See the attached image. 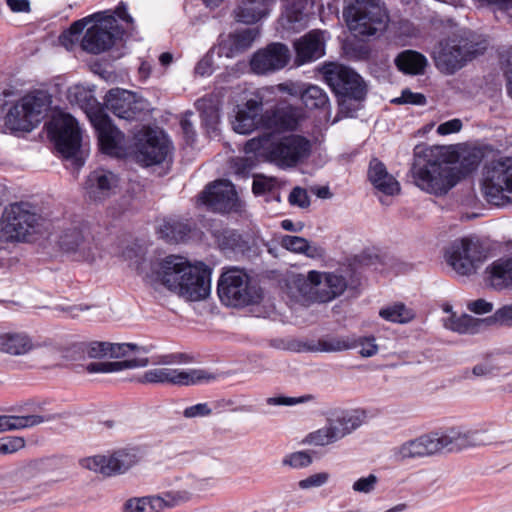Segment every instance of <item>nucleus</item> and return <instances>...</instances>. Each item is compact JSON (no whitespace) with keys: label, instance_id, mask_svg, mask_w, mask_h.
I'll return each instance as SVG.
<instances>
[{"label":"nucleus","instance_id":"1","mask_svg":"<svg viewBox=\"0 0 512 512\" xmlns=\"http://www.w3.org/2000/svg\"><path fill=\"white\" fill-rule=\"evenodd\" d=\"M157 279L170 291L188 301L207 298L211 290V270L203 263L191 265L170 255L158 264Z\"/></svg>","mask_w":512,"mask_h":512},{"label":"nucleus","instance_id":"2","mask_svg":"<svg viewBox=\"0 0 512 512\" xmlns=\"http://www.w3.org/2000/svg\"><path fill=\"white\" fill-rule=\"evenodd\" d=\"M311 139L300 134L276 137L265 133L245 143L246 154H255L280 169H292L304 163L312 153Z\"/></svg>","mask_w":512,"mask_h":512},{"label":"nucleus","instance_id":"3","mask_svg":"<svg viewBox=\"0 0 512 512\" xmlns=\"http://www.w3.org/2000/svg\"><path fill=\"white\" fill-rule=\"evenodd\" d=\"M427 157L413 164V181L427 193L444 195L460 181V173L451 165V161L457 158L453 153V147H436Z\"/></svg>","mask_w":512,"mask_h":512},{"label":"nucleus","instance_id":"4","mask_svg":"<svg viewBox=\"0 0 512 512\" xmlns=\"http://www.w3.org/2000/svg\"><path fill=\"white\" fill-rule=\"evenodd\" d=\"M476 432L463 433L459 429L450 428L432 432L407 440L391 449L394 462L405 463L437 454L445 449L453 450L465 445H478Z\"/></svg>","mask_w":512,"mask_h":512},{"label":"nucleus","instance_id":"5","mask_svg":"<svg viewBox=\"0 0 512 512\" xmlns=\"http://www.w3.org/2000/svg\"><path fill=\"white\" fill-rule=\"evenodd\" d=\"M346 278L336 272L311 270L304 274H295L287 282L289 296L296 302L327 303L344 293Z\"/></svg>","mask_w":512,"mask_h":512},{"label":"nucleus","instance_id":"6","mask_svg":"<svg viewBox=\"0 0 512 512\" xmlns=\"http://www.w3.org/2000/svg\"><path fill=\"white\" fill-rule=\"evenodd\" d=\"M92 18L95 19V24L86 30L81 40V47L84 51L95 55L109 50L116 39L124 35L125 30L118 24V20L125 22L127 27L133 25V18L123 3H120L114 11L98 12Z\"/></svg>","mask_w":512,"mask_h":512},{"label":"nucleus","instance_id":"7","mask_svg":"<svg viewBox=\"0 0 512 512\" xmlns=\"http://www.w3.org/2000/svg\"><path fill=\"white\" fill-rule=\"evenodd\" d=\"M285 9L278 20L283 31L298 32L307 25L305 12L309 0H285ZM275 0H242L235 9L238 22L253 24L269 15Z\"/></svg>","mask_w":512,"mask_h":512},{"label":"nucleus","instance_id":"8","mask_svg":"<svg viewBox=\"0 0 512 512\" xmlns=\"http://www.w3.org/2000/svg\"><path fill=\"white\" fill-rule=\"evenodd\" d=\"M343 16L350 31L357 37H376L383 34L390 22L381 0H345Z\"/></svg>","mask_w":512,"mask_h":512},{"label":"nucleus","instance_id":"9","mask_svg":"<svg viewBox=\"0 0 512 512\" xmlns=\"http://www.w3.org/2000/svg\"><path fill=\"white\" fill-rule=\"evenodd\" d=\"M322 74L326 83L338 96L340 112L346 116H353L366 96V86L362 78L349 67L338 63L325 64Z\"/></svg>","mask_w":512,"mask_h":512},{"label":"nucleus","instance_id":"10","mask_svg":"<svg viewBox=\"0 0 512 512\" xmlns=\"http://www.w3.org/2000/svg\"><path fill=\"white\" fill-rule=\"evenodd\" d=\"M46 220L28 203H14L7 207L0 220V243L22 242L40 233Z\"/></svg>","mask_w":512,"mask_h":512},{"label":"nucleus","instance_id":"11","mask_svg":"<svg viewBox=\"0 0 512 512\" xmlns=\"http://www.w3.org/2000/svg\"><path fill=\"white\" fill-rule=\"evenodd\" d=\"M481 191L486 201L495 206L512 203V157L486 162L481 171Z\"/></svg>","mask_w":512,"mask_h":512},{"label":"nucleus","instance_id":"12","mask_svg":"<svg viewBox=\"0 0 512 512\" xmlns=\"http://www.w3.org/2000/svg\"><path fill=\"white\" fill-rule=\"evenodd\" d=\"M217 292L220 301L230 307L257 304L262 299V290L251 284L248 274L237 267H229L221 274Z\"/></svg>","mask_w":512,"mask_h":512},{"label":"nucleus","instance_id":"13","mask_svg":"<svg viewBox=\"0 0 512 512\" xmlns=\"http://www.w3.org/2000/svg\"><path fill=\"white\" fill-rule=\"evenodd\" d=\"M50 104V96L44 91L26 94L9 108L5 125L12 131L29 132L41 122Z\"/></svg>","mask_w":512,"mask_h":512},{"label":"nucleus","instance_id":"14","mask_svg":"<svg viewBox=\"0 0 512 512\" xmlns=\"http://www.w3.org/2000/svg\"><path fill=\"white\" fill-rule=\"evenodd\" d=\"M486 49L483 42H476L469 37H451L441 41L434 51L435 64L442 72L452 74L464 64L482 54Z\"/></svg>","mask_w":512,"mask_h":512},{"label":"nucleus","instance_id":"15","mask_svg":"<svg viewBox=\"0 0 512 512\" xmlns=\"http://www.w3.org/2000/svg\"><path fill=\"white\" fill-rule=\"evenodd\" d=\"M149 351L148 347L132 343L108 342V358L121 359L131 353L135 354L136 357L122 361L92 362L86 366V370L89 373H115L125 369L146 367L150 363L149 359L140 355L147 354Z\"/></svg>","mask_w":512,"mask_h":512},{"label":"nucleus","instance_id":"16","mask_svg":"<svg viewBox=\"0 0 512 512\" xmlns=\"http://www.w3.org/2000/svg\"><path fill=\"white\" fill-rule=\"evenodd\" d=\"M484 258L485 255L481 245L477 240L471 238L456 239L445 251L447 264L462 276L475 273Z\"/></svg>","mask_w":512,"mask_h":512},{"label":"nucleus","instance_id":"17","mask_svg":"<svg viewBox=\"0 0 512 512\" xmlns=\"http://www.w3.org/2000/svg\"><path fill=\"white\" fill-rule=\"evenodd\" d=\"M216 376L204 369L158 367L145 371L137 378L141 384H171L180 386L209 383Z\"/></svg>","mask_w":512,"mask_h":512},{"label":"nucleus","instance_id":"18","mask_svg":"<svg viewBox=\"0 0 512 512\" xmlns=\"http://www.w3.org/2000/svg\"><path fill=\"white\" fill-rule=\"evenodd\" d=\"M141 459L136 447H123L106 455H95L82 460V466L104 476L123 474Z\"/></svg>","mask_w":512,"mask_h":512},{"label":"nucleus","instance_id":"19","mask_svg":"<svg viewBox=\"0 0 512 512\" xmlns=\"http://www.w3.org/2000/svg\"><path fill=\"white\" fill-rule=\"evenodd\" d=\"M49 134L63 157L77 159L81 147V130L73 116L66 113L54 116L49 125Z\"/></svg>","mask_w":512,"mask_h":512},{"label":"nucleus","instance_id":"20","mask_svg":"<svg viewBox=\"0 0 512 512\" xmlns=\"http://www.w3.org/2000/svg\"><path fill=\"white\" fill-rule=\"evenodd\" d=\"M88 116L97 132L103 153L118 158L130 153L124 134L112 124L110 118L101 109L90 112Z\"/></svg>","mask_w":512,"mask_h":512},{"label":"nucleus","instance_id":"21","mask_svg":"<svg viewBox=\"0 0 512 512\" xmlns=\"http://www.w3.org/2000/svg\"><path fill=\"white\" fill-rule=\"evenodd\" d=\"M199 204L213 212L230 213L241 209L234 185L228 180H217L200 193Z\"/></svg>","mask_w":512,"mask_h":512},{"label":"nucleus","instance_id":"22","mask_svg":"<svg viewBox=\"0 0 512 512\" xmlns=\"http://www.w3.org/2000/svg\"><path fill=\"white\" fill-rule=\"evenodd\" d=\"M171 152V145L162 132L146 129L138 137L135 159L144 166L160 164L166 160Z\"/></svg>","mask_w":512,"mask_h":512},{"label":"nucleus","instance_id":"23","mask_svg":"<svg viewBox=\"0 0 512 512\" xmlns=\"http://www.w3.org/2000/svg\"><path fill=\"white\" fill-rule=\"evenodd\" d=\"M105 105L117 117L133 120L143 112L146 103L131 91L115 88L106 94Z\"/></svg>","mask_w":512,"mask_h":512},{"label":"nucleus","instance_id":"24","mask_svg":"<svg viewBox=\"0 0 512 512\" xmlns=\"http://www.w3.org/2000/svg\"><path fill=\"white\" fill-rule=\"evenodd\" d=\"M290 50L282 43H271L258 50L250 61V67L256 74L263 75L283 69L290 60Z\"/></svg>","mask_w":512,"mask_h":512},{"label":"nucleus","instance_id":"25","mask_svg":"<svg viewBox=\"0 0 512 512\" xmlns=\"http://www.w3.org/2000/svg\"><path fill=\"white\" fill-rule=\"evenodd\" d=\"M35 470L34 464H27L11 473L7 486L11 490L6 499L8 503L27 501L38 494Z\"/></svg>","mask_w":512,"mask_h":512},{"label":"nucleus","instance_id":"26","mask_svg":"<svg viewBox=\"0 0 512 512\" xmlns=\"http://www.w3.org/2000/svg\"><path fill=\"white\" fill-rule=\"evenodd\" d=\"M305 120V111L292 105H281L264 113V128L277 131H294Z\"/></svg>","mask_w":512,"mask_h":512},{"label":"nucleus","instance_id":"27","mask_svg":"<svg viewBox=\"0 0 512 512\" xmlns=\"http://www.w3.org/2000/svg\"><path fill=\"white\" fill-rule=\"evenodd\" d=\"M118 182V177L113 172L106 169H96L86 179V195L92 201H104L115 192Z\"/></svg>","mask_w":512,"mask_h":512},{"label":"nucleus","instance_id":"28","mask_svg":"<svg viewBox=\"0 0 512 512\" xmlns=\"http://www.w3.org/2000/svg\"><path fill=\"white\" fill-rule=\"evenodd\" d=\"M296 61L299 64L315 61L325 53L324 32L312 30L294 42Z\"/></svg>","mask_w":512,"mask_h":512},{"label":"nucleus","instance_id":"29","mask_svg":"<svg viewBox=\"0 0 512 512\" xmlns=\"http://www.w3.org/2000/svg\"><path fill=\"white\" fill-rule=\"evenodd\" d=\"M232 127L239 134H249L259 127L264 128L262 103L254 99L248 100L244 107L238 110Z\"/></svg>","mask_w":512,"mask_h":512},{"label":"nucleus","instance_id":"30","mask_svg":"<svg viewBox=\"0 0 512 512\" xmlns=\"http://www.w3.org/2000/svg\"><path fill=\"white\" fill-rule=\"evenodd\" d=\"M257 36L258 31L253 28H246L229 34L220 41L216 52L220 57L233 58L249 49Z\"/></svg>","mask_w":512,"mask_h":512},{"label":"nucleus","instance_id":"31","mask_svg":"<svg viewBox=\"0 0 512 512\" xmlns=\"http://www.w3.org/2000/svg\"><path fill=\"white\" fill-rule=\"evenodd\" d=\"M368 178L372 185L385 195H395L400 191L399 182L387 172L385 165L378 159L370 161Z\"/></svg>","mask_w":512,"mask_h":512},{"label":"nucleus","instance_id":"32","mask_svg":"<svg viewBox=\"0 0 512 512\" xmlns=\"http://www.w3.org/2000/svg\"><path fill=\"white\" fill-rule=\"evenodd\" d=\"M58 245L63 251L79 253L82 257H88L90 254L88 234H85L78 226L63 230L59 236Z\"/></svg>","mask_w":512,"mask_h":512},{"label":"nucleus","instance_id":"33","mask_svg":"<svg viewBox=\"0 0 512 512\" xmlns=\"http://www.w3.org/2000/svg\"><path fill=\"white\" fill-rule=\"evenodd\" d=\"M394 64L404 74L421 75L425 72L428 60L422 53L408 49L395 57Z\"/></svg>","mask_w":512,"mask_h":512},{"label":"nucleus","instance_id":"34","mask_svg":"<svg viewBox=\"0 0 512 512\" xmlns=\"http://www.w3.org/2000/svg\"><path fill=\"white\" fill-rule=\"evenodd\" d=\"M54 419V415H0V433L31 428Z\"/></svg>","mask_w":512,"mask_h":512},{"label":"nucleus","instance_id":"35","mask_svg":"<svg viewBox=\"0 0 512 512\" xmlns=\"http://www.w3.org/2000/svg\"><path fill=\"white\" fill-rule=\"evenodd\" d=\"M34 348L31 338L22 332L0 333V351L10 355H24Z\"/></svg>","mask_w":512,"mask_h":512},{"label":"nucleus","instance_id":"36","mask_svg":"<svg viewBox=\"0 0 512 512\" xmlns=\"http://www.w3.org/2000/svg\"><path fill=\"white\" fill-rule=\"evenodd\" d=\"M190 231V224L177 218L163 219L162 223L159 224L157 228V233L160 238L164 239L168 243H179L184 241Z\"/></svg>","mask_w":512,"mask_h":512},{"label":"nucleus","instance_id":"37","mask_svg":"<svg viewBox=\"0 0 512 512\" xmlns=\"http://www.w3.org/2000/svg\"><path fill=\"white\" fill-rule=\"evenodd\" d=\"M279 243L282 248L309 258L321 257L324 254V250L320 246L312 244L300 236L283 235Z\"/></svg>","mask_w":512,"mask_h":512},{"label":"nucleus","instance_id":"38","mask_svg":"<svg viewBox=\"0 0 512 512\" xmlns=\"http://www.w3.org/2000/svg\"><path fill=\"white\" fill-rule=\"evenodd\" d=\"M487 323L486 319H477L467 314H451L444 322V326L459 334H475Z\"/></svg>","mask_w":512,"mask_h":512},{"label":"nucleus","instance_id":"39","mask_svg":"<svg viewBox=\"0 0 512 512\" xmlns=\"http://www.w3.org/2000/svg\"><path fill=\"white\" fill-rule=\"evenodd\" d=\"M490 284L495 288H502L512 282V256L494 261L486 269Z\"/></svg>","mask_w":512,"mask_h":512},{"label":"nucleus","instance_id":"40","mask_svg":"<svg viewBox=\"0 0 512 512\" xmlns=\"http://www.w3.org/2000/svg\"><path fill=\"white\" fill-rule=\"evenodd\" d=\"M453 153L457 158L451 161V165L460 173V179L476 170L481 160L480 154L476 150L458 152L453 148Z\"/></svg>","mask_w":512,"mask_h":512},{"label":"nucleus","instance_id":"41","mask_svg":"<svg viewBox=\"0 0 512 512\" xmlns=\"http://www.w3.org/2000/svg\"><path fill=\"white\" fill-rule=\"evenodd\" d=\"M379 316L389 322L406 324L412 321L415 313L403 303H393L380 309Z\"/></svg>","mask_w":512,"mask_h":512},{"label":"nucleus","instance_id":"42","mask_svg":"<svg viewBox=\"0 0 512 512\" xmlns=\"http://www.w3.org/2000/svg\"><path fill=\"white\" fill-rule=\"evenodd\" d=\"M160 512L186 504L193 499V493L187 489L168 490L156 495Z\"/></svg>","mask_w":512,"mask_h":512},{"label":"nucleus","instance_id":"43","mask_svg":"<svg viewBox=\"0 0 512 512\" xmlns=\"http://www.w3.org/2000/svg\"><path fill=\"white\" fill-rule=\"evenodd\" d=\"M195 106L200 112L204 125L214 130L219 121V109L214 98L202 97L196 101Z\"/></svg>","mask_w":512,"mask_h":512},{"label":"nucleus","instance_id":"44","mask_svg":"<svg viewBox=\"0 0 512 512\" xmlns=\"http://www.w3.org/2000/svg\"><path fill=\"white\" fill-rule=\"evenodd\" d=\"M301 100L307 108L318 109L329 105L326 92L317 85L304 84Z\"/></svg>","mask_w":512,"mask_h":512},{"label":"nucleus","instance_id":"45","mask_svg":"<svg viewBox=\"0 0 512 512\" xmlns=\"http://www.w3.org/2000/svg\"><path fill=\"white\" fill-rule=\"evenodd\" d=\"M355 341L347 337H329L318 341V350L321 352H340L349 349H355Z\"/></svg>","mask_w":512,"mask_h":512},{"label":"nucleus","instance_id":"46","mask_svg":"<svg viewBox=\"0 0 512 512\" xmlns=\"http://www.w3.org/2000/svg\"><path fill=\"white\" fill-rule=\"evenodd\" d=\"M125 512H160L156 495L129 499Z\"/></svg>","mask_w":512,"mask_h":512},{"label":"nucleus","instance_id":"47","mask_svg":"<svg viewBox=\"0 0 512 512\" xmlns=\"http://www.w3.org/2000/svg\"><path fill=\"white\" fill-rule=\"evenodd\" d=\"M339 413L345 427L343 430L346 431L348 435L360 428L367 419V413L362 409L344 410Z\"/></svg>","mask_w":512,"mask_h":512},{"label":"nucleus","instance_id":"48","mask_svg":"<svg viewBox=\"0 0 512 512\" xmlns=\"http://www.w3.org/2000/svg\"><path fill=\"white\" fill-rule=\"evenodd\" d=\"M283 466L292 469L308 467L312 463V457L307 451H297L285 455L281 461Z\"/></svg>","mask_w":512,"mask_h":512},{"label":"nucleus","instance_id":"49","mask_svg":"<svg viewBox=\"0 0 512 512\" xmlns=\"http://www.w3.org/2000/svg\"><path fill=\"white\" fill-rule=\"evenodd\" d=\"M305 443L315 446H326L336 442L333 437V432L330 431L329 427H324L309 433L304 440Z\"/></svg>","mask_w":512,"mask_h":512},{"label":"nucleus","instance_id":"50","mask_svg":"<svg viewBox=\"0 0 512 512\" xmlns=\"http://www.w3.org/2000/svg\"><path fill=\"white\" fill-rule=\"evenodd\" d=\"M487 323H494L501 326L512 327V304L504 305L486 319Z\"/></svg>","mask_w":512,"mask_h":512},{"label":"nucleus","instance_id":"51","mask_svg":"<svg viewBox=\"0 0 512 512\" xmlns=\"http://www.w3.org/2000/svg\"><path fill=\"white\" fill-rule=\"evenodd\" d=\"M25 446V440L18 436H7L0 438V454H12Z\"/></svg>","mask_w":512,"mask_h":512},{"label":"nucleus","instance_id":"52","mask_svg":"<svg viewBox=\"0 0 512 512\" xmlns=\"http://www.w3.org/2000/svg\"><path fill=\"white\" fill-rule=\"evenodd\" d=\"M355 343L356 348L359 349V354L363 357H371L378 352V346L375 343L374 337H355L351 336Z\"/></svg>","mask_w":512,"mask_h":512},{"label":"nucleus","instance_id":"53","mask_svg":"<svg viewBox=\"0 0 512 512\" xmlns=\"http://www.w3.org/2000/svg\"><path fill=\"white\" fill-rule=\"evenodd\" d=\"M313 400V396L303 395L300 397H286V396H279V397H269L267 398L266 402L268 405H274V406H294L297 404L309 402Z\"/></svg>","mask_w":512,"mask_h":512},{"label":"nucleus","instance_id":"54","mask_svg":"<svg viewBox=\"0 0 512 512\" xmlns=\"http://www.w3.org/2000/svg\"><path fill=\"white\" fill-rule=\"evenodd\" d=\"M329 477L330 475L327 472L316 473L300 480L298 486L303 490L321 487L328 482Z\"/></svg>","mask_w":512,"mask_h":512},{"label":"nucleus","instance_id":"55","mask_svg":"<svg viewBox=\"0 0 512 512\" xmlns=\"http://www.w3.org/2000/svg\"><path fill=\"white\" fill-rule=\"evenodd\" d=\"M377 483L378 477L375 474H369L356 480L352 485V489L358 493L368 494L375 489Z\"/></svg>","mask_w":512,"mask_h":512},{"label":"nucleus","instance_id":"56","mask_svg":"<svg viewBox=\"0 0 512 512\" xmlns=\"http://www.w3.org/2000/svg\"><path fill=\"white\" fill-rule=\"evenodd\" d=\"M326 425L329 427L330 431L333 432V437L336 442L348 435V433L343 430L345 427L339 412L333 413L327 419Z\"/></svg>","mask_w":512,"mask_h":512},{"label":"nucleus","instance_id":"57","mask_svg":"<svg viewBox=\"0 0 512 512\" xmlns=\"http://www.w3.org/2000/svg\"><path fill=\"white\" fill-rule=\"evenodd\" d=\"M87 22V18L75 21L67 31L60 35L59 40L61 44L65 47H68L67 38L76 37L79 39V36L82 34Z\"/></svg>","mask_w":512,"mask_h":512},{"label":"nucleus","instance_id":"58","mask_svg":"<svg viewBox=\"0 0 512 512\" xmlns=\"http://www.w3.org/2000/svg\"><path fill=\"white\" fill-rule=\"evenodd\" d=\"M288 201L292 206L306 208L310 205V199L307 191L301 187H295L290 192Z\"/></svg>","mask_w":512,"mask_h":512},{"label":"nucleus","instance_id":"59","mask_svg":"<svg viewBox=\"0 0 512 512\" xmlns=\"http://www.w3.org/2000/svg\"><path fill=\"white\" fill-rule=\"evenodd\" d=\"M192 115L191 112L185 113L180 121V126L183 134L184 141L187 145H192L196 139V132L193 128V124L189 117Z\"/></svg>","mask_w":512,"mask_h":512},{"label":"nucleus","instance_id":"60","mask_svg":"<svg viewBox=\"0 0 512 512\" xmlns=\"http://www.w3.org/2000/svg\"><path fill=\"white\" fill-rule=\"evenodd\" d=\"M212 409L208 403H198L184 409L185 418L207 417L211 415Z\"/></svg>","mask_w":512,"mask_h":512},{"label":"nucleus","instance_id":"61","mask_svg":"<svg viewBox=\"0 0 512 512\" xmlns=\"http://www.w3.org/2000/svg\"><path fill=\"white\" fill-rule=\"evenodd\" d=\"M393 102L399 104L424 105L426 103V97L421 93L403 90L401 96L394 99Z\"/></svg>","mask_w":512,"mask_h":512},{"label":"nucleus","instance_id":"62","mask_svg":"<svg viewBox=\"0 0 512 512\" xmlns=\"http://www.w3.org/2000/svg\"><path fill=\"white\" fill-rule=\"evenodd\" d=\"M86 354L94 359L108 358V342H91L86 348Z\"/></svg>","mask_w":512,"mask_h":512},{"label":"nucleus","instance_id":"63","mask_svg":"<svg viewBox=\"0 0 512 512\" xmlns=\"http://www.w3.org/2000/svg\"><path fill=\"white\" fill-rule=\"evenodd\" d=\"M216 48L211 49L195 66V73L200 76L210 75L213 66V53Z\"/></svg>","mask_w":512,"mask_h":512},{"label":"nucleus","instance_id":"64","mask_svg":"<svg viewBox=\"0 0 512 512\" xmlns=\"http://www.w3.org/2000/svg\"><path fill=\"white\" fill-rule=\"evenodd\" d=\"M502 69L507 81V92L512 98V49L503 56Z\"/></svg>","mask_w":512,"mask_h":512}]
</instances>
